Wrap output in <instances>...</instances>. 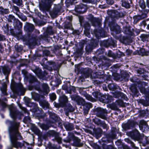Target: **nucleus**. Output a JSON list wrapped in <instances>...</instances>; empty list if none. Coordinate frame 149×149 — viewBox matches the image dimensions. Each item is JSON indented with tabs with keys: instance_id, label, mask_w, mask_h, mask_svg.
<instances>
[{
	"instance_id": "28",
	"label": "nucleus",
	"mask_w": 149,
	"mask_h": 149,
	"mask_svg": "<svg viewBox=\"0 0 149 149\" xmlns=\"http://www.w3.org/2000/svg\"><path fill=\"white\" fill-rule=\"evenodd\" d=\"M65 107L64 111L67 116H69V113L72 112L75 110L74 108L70 103H68Z\"/></svg>"
},
{
	"instance_id": "13",
	"label": "nucleus",
	"mask_w": 149,
	"mask_h": 149,
	"mask_svg": "<svg viewBox=\"0 0 149 149\" xmlns=\"http://www.w3.org/2000/svg\"><path fill=\"white\" fill-rule=\"evenodd\" d=\"M31 69L40 78H42L47 75V73L45 71L42 72V70L39 67L34 65H32Z\"/></svg>"
},
{
	"instance_id": "52",
	"label": "nucleus",
	"mask_w": 149,
	"mask_h": 149,
	"mask_svg": "<svg viewBox=\"0 0 149 149\" xmlns=\"http://www.w3.org/2000/svg\"><path fill=\"white\" fill-rule=\"evenodd\" d=\"M13 77L17 80L20 81L21 79V77H20L19 72L18 71H15L13 75Z\"/></svg>"
},
{
	"instance_id": "6",
	"label": "nucleus",
	"mask_w": 149,
	"mask_h": 149,
	"mask_svg": "<svg viewBox=\"0 0 149 149\" xmlns=\"http://www.w3.org/2000/svg\"><path fill=\"white\" fill-rule=\"evenodd\" d=\"M119 129L116 127H112L110 133L106 135L105 137L102 139L103 142L108 143H112L113 140L117 138L116 134L119 133Z\"/></svg>"
},
{
	"instance_id": "42",
	"label": "nucleus",
	"mask_w": 149,
	"mask_h": 149,
	"mask_svg": "<svg viewBox=\"0 0 149 149\" xmlns=\"http://www.w3.org/2000/svg\"><path fill=\"white\" fill-rule=\"evenodd\" d=\"M24 102L25 104L28 107H32L33 106L35 105V103H31V100L28 97H25L24 98Z\"/></svg>"
},
{
	"instance_id": "54",
	"label": "nucleus",
	"mask_w": 149,
	"mask_h": 149,
	"mask_svg": "<svg viewBox=\"0 0 149 149\" xmlns=\"http://www.w3.org/2000/svg\"><path fill=\"white\" fill-rule=\"evenodd\" d=\"M102 132V130L100 128H97L94 130V133L96 136H100Z\"/></svg>"
},
{
	"instance_id": "59",
	"label": "nucleus",
	"mask_w": 149,
	"mask_h": 149,
	"mask_svg": "<svg viewBox=\"0 0 149 149\" xmlns=\"http://www.w3.org/2000/svg\"><path fill=\"white\" fill-rule=\"evenodd\" d=\"M18 17L22 20L25 21H26L27 19L26 17L25 16L24 14L20 12L17 15Z\"/></svg>"
},
{
	"instance_id": "10",
	"label": "nucleus",
	"mask_w": 149,
	"mask_h": 149,
	"mask_svg": "<svg viewBox=\"0 0 149 149\" xmlns=\"http://www.w3.org/2000/svg\"><path fill=\"white\" fill-rule=\"evenodd\" d=\"M88 9L87 5L80 3L75 6L74 9L76 14L78 15L86 12Z\"/></svg>"
},
{
	"instance_id": "55",
	"label": "nucleus",
	"mask_w": 149,
	"mask_h": 149,
	"mask_svg": "<svg viewBox=\"0 0 149 149\" xmlns=\"http://www.w3.org/2000/svg\"><path fill=\"white\" fill-rule=\"evenodd\" d=\"M53 140L56 141L58 144H61L62 143V139L59 136V133L55 137L54 139Z\"/></svg>"
},
{
	"instance_id": "34",
	"label": "nucleus",
	"mask_w": 149,
	"mask_h": 149,
	"mask_svg": "<svg viewBox=\"0 0 149 149\" xmlns=\"http://www.w3.org/2000/svg\"><path fill=\"white\" fill-rule=\"evenodd\" d=\"M104 73V72L103 70H100L98 72H96L91 75V76L94 77V78H99L103 79L104 77L103 76Z\"/></svg>"
},
{
	"instance_id": "35",
	"label": "nucleus",
	"mask_w": 149,
	"mask_h": 149,
	"mask_svg": "<svg viewBox=\"0 0 149 149\" xmlns=\"http://www.w3.org/2000/svg\"><path fill=\"white\" fill-rule=\"evenodd\" d=\"M115 97L117 98H120L121 99L125 100L127 101L128 99L126 95L124 93L120 92L116 93L114 95Z\"/></svg>"
},
{
	"instance_id": "23",
	"label": "nucleus",
	"mask_w": 149,
	"mask_h": 149,
	"mask_svg": "<svg viewBox=\"0 0 149 149\" xmlns=\"http://www.w3.org/2000/svg\"><path fill=\"white\" fill-rule=\"evenodd\" d=\"M61 7L59 6H56L53 8L52 10L50 12L49 14L52 18L56 17L58 13H60Z\"/></svg>"
},
{
	"instance_id": "25",
	"label": "nucleus",
	"mask_w": 149,
	"mask_h": 149,
	"mask_svg": "<svg viewBox=\"0 0 149 149\" xmlns=\"http://www.w3.org/2000/svg\"><path fill=\"white\" fill-rule=\"evenodd\" d=\"M95 37H106V31L103 29H96L94 30Z\"/></svg>"
},
{
	"instance_id": "29",
	"label": "nucleus",
	"mask_w": 149,
	"mask_h": 149,
	"mask_svg": "<svg viewBox=\"0 0 149 149\" xmlns=\"http://www.w3.org/2000/svg\"><path fill=\"white\" fill-rule=\"evenodd\" d=\"M2 71L4 75L6 76V78L10 74L11 69L8 65L2 66Z\"/></svg>"
},
{
	"instance_id": "51",
	"label": "nucleus",
	"mask_w": 149,
	"mask_h": 149,
	"mask_svg": "<svg viewBox=\"0 0 149 149\" xmlns=\"http://www.w3.org/2000/svg\"><path fill=\"white\" fill-rule=\"evenodd\" d=\"M38 124L41 128L44 130H48L49 128V126L47 124H41L40 123H38Z\"/></svg>"
},
{
	"instance_id": "45",
	"label": "nucleus",
	"mask_w": 149,
	"mask_h": 149,
	"mask_svg": "<svg viewBox=\"0 0 149 149\" xmlns=\"http://www.w3.org/2000/svg\"><path fill=\"white\" fill-rule=\"evenodd\" d=\"M9 13V10L7 8H4L2 6H0V15H3Z\"/></svg>"
},
{
	"instance_id": "46",
	"label": "nucleus",
	"mask_w": 149,
	"mask_h": 149,
	"mask_svg": "<svg viewBox=\"0 0 149 149\" xmlns=\"http://www.w3.org/2000/svg\"><path fill=\"white\" fill-rule=\"evenodd\" d=\"M108 88L111 91H114L118 89L119 87L116 84H111L108 85Z\"/></svg>"
},
{
	"instance_id": "43",
	"label": "nucleus",
	"mask_w": 149,
	"mask_h": 149,
	"mask_svg": "<svg viewBox=\"0 0 149 149\" xmlns=\"http://www.w3.org/2000/svg\"><path fill=\"white\" fill-rule=\"evenodd\" d=\"M138 53L142 56H149V51H146L144 48L141 49L138 52Z\"/></svg>"
},
{
	"instance_id": "57",
	"label": "nucleus",
	"mask_w": 149,
	"mask_h": 149,
	"mask_svg": "<svg viewBox=\"0 0 149 149\" xmlns=\"http://www.w3.org/2000/svg\"><path fill=\"white\" fill-rule=\"evenodd\" d=\"M93 121L95 124L99 126H100L103 121L100 119L96 118L93 119Z\"/></svg>"
},
{
	"instance_id": "3",
	"label": "nucleus",
	"mask_w": 149,
	"mask_h": 149,
	"mask_svg": "<svg viewBox=\"0 0 149 149\" xmlns=\"http://www.w3.org/2000/svg\"><path fill=\"white\" fill-rule=\"evenodd\" d=\"M14 29H9L8 24L3 27V29L5 33L7 35H11L14 37H25L23 36L22 28V24L18 19H17L13 23Z\"/></svg>"
},
{
	"instance_id": "9",
	"label": "nucleus",
	"mask_w": 149,
	"mask_h": 149,
	"mask_svg": "<svg viewBox=\"0 0 149 149\" xmlns=\"http://www.w3.org/2000/svg\"><path fill=\"white\" fill-rule=\"evenodd\" d=\"M11 86L14 93L17 94H22L25 92V89L21 84L16 83L12 81Z\"/></svg>"
},
{
	"instance_id": "31",
	"label": "nucleus",
	"mask_w": 149,
	"mask_h": 149,
	"mask_svg": "<svg viewBox=\"0 0 149 149\" xmlns=\"http://www.w3.org/2000/svg\"><path fill=\"white\" fill-rule=\"evenodd\" d=\"M121 6L126 9H129L131 6L130 3L132 2L130 0H121Z\"/></svg>"
},
{
	"instance_id": "61",
	"label": "nucleus",
	"mask_w": 149,
	"mask_h": 149,
	"mask_svg": "<svg viewBox=\"0 0 149 149\" xmlns=\"http://www.w3.org/2000/svg\"><path fill=\"white\" fill-rule=\"evenodd\" d=\"M49 64L50 65L52 70H56L57 69V67L56 63L54 62L51 61L49 62Z\"/></svg>"
},
{
	"instance_id": "2",
	"label": "nucleus",
	"mask_w": 149,
	"mask_h": 149,
	"mask_svg": "<svg viewBox=\"0 0 149 149\" xmlns=\"http://www.w3.org/2000/svg\"><path fill=\"white\" fill-rule=\"evenodd\" d=\"M109 26L111 31V34L113 37H134L138 35L140 32V30L139 29H132L131 30L130 26H125L123 27V30L126 36L120 34L119 37H118L116 35L120 33L122 31L120 26L113 21L109 23Z\"/></svg>"
},
{
	"instance_id": "64",
	"label": "nucleus",
	"mask_w": 149,
	"mask_h": 149,
	"mask_svg": "<svg viewBox=\"0 0 149 149\" xmlns=\"http://www.w3.org/2000/svg\"><path fill=\"white\" fill-rule=\"evenodd\" d=\"M47 147L49 149H58L56 145L50 143L47 144Z\"/></svg>"
},
{
	"instance_id": "1",
	"label": "nucleus",
	"mask_w": 149,
	"mask_h": 149,
	"mask_svg": "<svg viewBox=\"0 0 149 149\" xmlns=\"http://www.w3.org/2000/svg\"><path fill=\"white\" fill-rule=\"evenodd\" d=\"M8 107L10 116L13 120H7L6 121V123L8 126V132L10 141L13 147L16 148H21L24 146V144L17 141L22 139L19 131L20 123L16 120L17 117H20L22 114L17 110L16 107L12 105L9 106Z\"/></svg>"
},
{
	"instance_id": "7",
	"label": "nucleus",
	"mask_w": 149,
	"mask_h": 149,
	"mask_svg": "<svg viewBox=\"0 0 149 149\" xmlns=\"http://www.w3.org/2000/svg\"><path fill=\"white\" fill-rule=\"evenodd\" d=\"M52 2L51 0H41L39 6L40 10L44 13L50 11Z\"/></svg>"
},
{
	"instance_id": "26",
	"label": "nucleus",
	"mask_w": 149,
	"mask_h": 149,
	"mask_svg": "<svg viewBox=\"0 0 149 149\" xmlns=\"http://www.w3.org/2000/svg\"><path fill=\"white\" fill-rule=\"evenodd\" d=\"M59 101L62 106L65 107L68 102V97L65 94L60 95L59 97Z\"/></svg>"
},
{
	"instance_id": "19",
	"label": "nucleus",
	"mask_w": 149,
	"mask_h": 149,
	"mask_svg": "<svg viewBox=\"0 0 149 149\" xmlns=\"http://www.w3.org/2000/svg\"><path fill=\"white\" fill-rule=\"evenodd\" d=\"M70 97L72 100L75 101L77 104L83 105L85 103V101L82 97L76 95H72Z\"/></svg>"
},
{
	"instance_id": "53",
	"label": "nucleus",
	"mask_w": 149,
	"mask_h": 149,
	"mask_svg": "<svg viewBox=\"0 0 149 149\" xmlns=\"http://www.w3.org/2000/svg\"><path fill=\"white\" fill-rule=\"evenodd\" d=\"M69 135L68 136L66 139H64L63 141L64 142L67 143H70L72 140V138L73 134H71L70 133H68Z\"/></svg>"
},
{
	"instance_id": "56",
	"label": "nucleus",
	"mask_w": 149,
	"mask_h": 149,
	"mask_svg": "<svg viewBox=\"0 0 149 149\" xmlns=\"http://www.w3.org/2000/svg\"><path fill=\"white\" fill-rule=\"evenodd\" d=\"M103 149H117L113 145H107L104 144L102 146Z\"/></svg>"
},
{
	"instance_id": "21",
	"label": "nucleus",
	"mask_w": 149,
	"mask_h": 149,
	"mask_svg": "<svg viewBox=\"0 0 149 149\" xmlns=\"http://www.w3.org/2000/svg\"><path fill=\"white\" fill-rule=\"evenodd\" d=\"M97 40H94L93 39H92L91 40H88L87 41V39L86 38L85 40H83L82 41L81 43L82 44L84 45L85 44H88L91 47L96 46L98 44V40L99 39H97Z\"/></svg>"
},
{
	"instance_id": "32",
	"label": "nucleus",
	"mask_w": 149,
	"mask_h": 149,
	"mask_svg": "<svg viewBox=\"0 0 149 149\" xmlns=\"http://www.w3.org/2000/svg\"><path fill=\"white\" fill-rule=\"evenodd\" d=\"M64 126L67 131H72L74 129V124L68 122H65L64 123Z\"/></svg>"
},
{
	"instance_id": "62",
	"label": "nucleus",
	"mask_w": 149,
	"mask_h": 149,
	"mask_svg": "<svg viewBox=\"0 0 149 149\" xmlns=\"http://www.w3.org/2000/svg\"><path fill=\"white\" fill-rule=\"evenodd\" d=\"M12 9L14 13H15L16 15L20 12L19 8L16 6L13 5L12 6Z\"/></svg>"
},
{
	"instance_id": "8",
	"label": "nucleus",
	"mask_w": 149,
	"mask_h": 149,
	"mask_svg": "<svg viewBox=\"0 0 149 149\" xmlns=\"http://www.w3.org/2000/svg\"><path fill=\"white\" fill-rule=\"evenodd\" d=\"M95 114L98 117L104 120H107L108 111L105 109L98 107L95 108L93 110Z\"/></svg>"
},
{
	"instance_id": "33",
	"label": "nucleus",
	"mask_w": 149,
	"mask_h": 149,
	"mask_svg": "<svg viewBox=\"0 0 149 149\" xmlns=\"http://www.w3.org/2000/svg\"><path fill=\"white\" fill-rule=\"evenodd\" d=\"M39 103L40 105L43 109H46L49 108V104L45 100H39Z\"/></svg>"
},
{
	"instance_id": "47",
	"label": "nucleus",
	"mask_w": 149,
	"mask_h": 149,
	"mask_svg": "<svg viewBox=\"0 0 149 149\" xmlns=\"http://www.w3.org/2000/svg\"><path fill=\"white\" fill-rule=\"evenodd\" d=\"M139 3L140 7L142 9L141 11L146 9H145L146 6V3H145L144 0H140Z\"/></svg>"
},
{
	"instance_id": "49",
	"label": "nucleus",
	"mask_w": 149,
	"mask_h": 149,
	"mask_svg": "<svg viewBox=\"0 0 149 149\" xmlns=\"http://www.w3.org/2000/svg\"><path fill=\"white\" fill-rule=\"evenodd\" d=\"M93 96L95 97L96 99H98L100 101V98L102 96V94L100 92L96 91L92 93Z\"/></svg>"
},
{
	"instance_id": "44",
	"label": "nucleus",
	"mask_w": 149,
	"mask_h": 149,
	"mask_svg": "<svg viewBox=\"0 0 149 149\" xmlns=\"http://www.w3.org/2000/svg\"><path fill=\"white\" fill-rule=\"evenodd\" d=\"M92 72V70L88 68H86L83 70L84 73L87 77H89L91 75Z\"/></svg>"
},
{
	"instance_id": "17",
	"label": "nucleus",
	"mask_w": 149,
	"mask_h": 149,
	"mask_svg": "<svg viewBox=\"0 0 149 149\" xmlns=\"http://www.w3.org/2000/svg\"><path fill=\"white\" fill-rule=\"evenodd\" d=\"M101 45L106 47H108L110 46H112L113 47L116 46V41L113 40L112 38H109L107 40H104L101 41Z\"/></svg>"
},
{
	"instance_id": "37",
	"label": "nucleus",
	"mask_w": 149,
	"mask_h": 149,
	"mask_svg": "<svg viewBox=\"0 0 149 149\" xmlns=\"http://www.w3.org/2000/svg\"><path fill=\"white\" fill-rule=\"evenodd\" d=\"M130 89L132 93L133 96H138V91L137 89L136 86L134 84L131 85Z\"/></svg>"
},
{
	"instance_id": "24",
	"label": "nucleus",
	"mask_w": 149,
	"mask_h": 149,
	"mask_svg": "<svg viewBox=\"0 0 149 149\" xmlns=\"http://www.w3.org/2000/svg\"><path fill=\"white\" fill-rule=\"evenodd\" d=\"M112 98V97L109 95H102L100 98V101L103 103H108L111 102Z\"/></svg>"
},
{
	"instance_id": "50",
	"label": "nucleus",
	"mask_w": 149,
	"mask_h": 149,
	"mask_svg": "<svg viewBox=\"0 0 149 149\" xmlns=\"http://www.w3.org/2000/svg\"><path fill=\"white\" fill-rule=\"evenodd\" d=\"M7 19L8 21V22H13V23H14L15 22V21H16L17 19L15 18L14 16L11 15H8Z\"/></svg>"
},
{
	"instance_id": "38",
	"label": "nucleus",
	"mask_w": 149,
	"mask_h": 149,
	"mask_svg": "<svg viewBox=\"0 0 149 149\" xmlns=\"http://www.w3.org/2000/svg\"><path fill=\"white\" fill-rule=\"evenodd\" d=\"M49 114L50 119L53 120V122H56L58 120V117L54 113L49 112Z\"/></svg>"
},
{
	"instance_id": "39",
	"label": "nucleus",
	"mask_w": 149,
	"mask_h": 149,
	"mask_svg": "<svg viewBox=\"0 0 149 149\" xmlns=\"http://www.w3.org/2000/svg\"><path fill=\"white\" fill-rule=\"evenodd\" d=\"M73 145L75 146L80 147L83 146V144L81 142L80 139L76 137L74 140Z\"/></svg>"
},
{
	"instance_id": "36",
	"label": "nucleus",
	"mask_w": 149,
	"mask_h": 149,
	"mask_svg": "<svg viewBox=\"0 0 149 149\" xmlns=\"http://www.w3.org/2000/svg\"><path fill=\"white\" fill-rule=\"evenodd\" d=\"M122 43L125 45H129L132 42V38H117Z\"/></svg>"
},
{
	"instance_id": "22",
	"label": "nucleus",
	"mask_w": 149,
	"mask_h": 149,
	"mask_svg": "<svg viewBox=\"0 0 149 149\" xmlns=\"http://www.w3.org/2000/svg\"><path fill=\"white\" fill-rule=\"evenodd\" d=\"M62 89L65 91V93H66L72 94V92L73 93L76 92L75 88L73 86H68L67 84H65L62 86Z\"/></svg>"
},
{
	"instance_id": "30",
	"label": "nucleus",
	"mask_w": 149,
	"mask_h": 149,
	"mask_svg": "<svg viewBox=\"0 0 149 149\" xmlns=\"http://www.w3.org/2000/svg\"><path fill=\"white\" fill-rule=\"evenodd\" d=\"M139 126L140 129L143 131L147 130L148 129L146 122L143 120L140 121Z\"/></svg>"
},
{
	"instance_id": "4",
	"label": "nucleus",
	"mask_w": 149,
	"mask_h": 149,
	"mask_svg": "<svg viewBox=\"0 0 149 149\" xmlns=\"http://www.w3.org/2000/svg\"><path fill=\"white\" fill-rule=\"evenodd\" d=\"M24 30L27 33V36H23L25 37H38L40 32L38 30L33 31L34 26L33 24L27 23L24 26Z\"/></svg>"
},
{
	"instance_id": "20",
	"label": "nucleus",
	"mask_w": 149,
	"mask_h": 149,
	"mask_svg": "<svg viewBox=\"0 0 149 149\" xmlns=\"http://www.w3.org/2000/svg\"><path fill=\"white\" fill-rule=\"evenodd\" d=\"M110 17L114 19H119L122 17L121 13L116 10H111L108 12Z\"/></svg>"
},
{
	"instance_id": "12",
	"label": "nucleus",
	"mask_w": 149,
	"mask_h": 149,
	"mask_svg": "<svg viewBox=\"0 0 149 149\" xmlns=\"http://www.w3.org/2000/svg\"><path fill=\"white\" fill-rule=\"evenodd\" d=\"M149 12V9H146L141 11L140 15H136L134 16V23L136 24L140 20L147 17V14Z\"/></svg>"
},
{
	"instance_id": "18",
	"label": "nucleus",
	"mask_w": 149,
	"mask_h": 149,
	"mask_svg": "<svg viewBox=\"0 0 149 149\" xmlns=\"http://www.w3.org/2000/svg\"><path fill=\"white\" fill-rule=\"evenodd\" d=\"M127 134L132 139L136 140H139L140 138V134L137 130L135 129L132 131L128 132Z\"/></svg>"
},
{
	"instance_id": "5",
	"label": "nucleus",
	"mask_w": 149,
	"mask_h": 149,
	"mask_svg": "<svg viewBox=\"0 0 149 149\" xmlns=\"http://www.w3.org/2000/svg\"><path fill=\"white\" fill-rule=\"evenodd\" d=\"M27 80L30 84H34L33 85L30 86L29 89L30 90L35 89L38 91L40 90V82L35 76L29 74L26 76Z\"/></svg>"
},
{
	"instance_id": "14",
	"label": "nucleus",
	"mask_w": 149,
	"mask_h": 149,
	"mask_svg": "<svg viewBox=\"0 0 149 149\" xmlns=\"http://www.w3.org/2000/svg\"><path fill=\"white\" fill-rule=\"evenodd\" d=\"M136 125H138L136 122L133 120L130 119L126 123H123L122 126L124 130H127L134 128Z\"/></svg>"
},
{
	"instance_id": "16",
	"label": "nucleus",
	"mask_w": 149,
	"mask_h": 149,
	"mask_svg": "<svg viewBox=\"0 0 149 149\" xmlns=\"http://www.w3.org/2000/svg\"><path fill=\"white\" fill-rule=\"evenodd\" d=\"M26 45L30 46H34L37 44L36 38H20Z\"/></svg>"
},
{
	"instance_id": "48",
	"label": "nucleus",
	"mask_w": 149,
	"mask_h": 149,
	"mask_svg": "<svg viewBox=\"0 0 149 149\" xmlns=\"http://www.w3.org/2000/svg\"><path fill=\"white\" fill-rule=\"evenodd\" d=\"M31 93L32 98L35 100L39 102V100H40L39 95L34 92H32Z\"/></svg>"
},
{
	"instance_id": "40",
	"label": "nucleus",
	"mask_w": 149,
	"mask_h": 149,
	"mask_svg": "<svg viewBox=\"0 0 149 149\" xmlns=\"http://www.w3.org/2000/svg\"><path fill=\"white\" fill-rule=\"evenodd\" d=\"M7 85L5 83L2 84V86L0 87V90L3 95H8L7 92Z\"/></svg>"
},
{
	"instance_id": "60",
	"label": "nucleus",
	"mask_w": 149,
	"mask_h": 149,
	"mask_svg": "<svg viewBox=\"0 0 149 149\" xmlns=\"http://www.w3.org/2000/svg\"><path fill=\"white\" fill-rule=\"evenodd\" d=\"M91 27V26L88 22L86 21L84 22L83 25V27L84 28V30L90 29Z\"/></svg>"
},
{
	"instance_id": "63",
	"label": "nucleus",
	"mask_w": 149,
	"mask_h": 149,
	"mask_svg": "<svg viewBox=\"0 0 149 149\" xmlns=\"http://www.w3.org/2000/svg\"><path fill=\"white\" fill-rule=\"evenodd\" d=\"M100 126L102 127L103 129H105L107 131L109 129V127L107 124H106L105 122L104 121H103L102 123L100 125Z\"/></svg>"
},
{
	"instance_id": "11",
	"label": "nucleus",
	"mask_w": 149,
	"mask_h": 149,
	"mask_svg": "<svg viewBox=\"0 0 149 149\" xmlns=\"http://www.w3.org/2000/svg\"><path fill=\"white\" fill-rule=\"evenodd\" d=\"M87 19L91 22L93 26H97L99 27L102 26V20L98 18L94 17L92 14L88 15Z\"/></svg>"
},
{
	"instance_id": "27",
	"label": "nucleus",
	"mask_w": 149,
	"mask_h": 149,
	"mask_svg": "<svg viewBox=\"0 0 149 149\" xmlns=\"http://www.w3.org/2000/svg\"><path fill=\"white\" fill-rule=\"evenodd\" d=\"M20 108L23 110L24 113H27L28 116H25L23 120V122L25 123H30L31 121V118L29 116V111L27 110V109L23 107H22L21 104L19 105Z\"/></svg>"
},
{
	"instance_id": "58",
	"label": "nucleus",
	"mask_w": 149,
	"mask_h": 149,
	"mask_svg": "<svg viewBox=\"0 0 149 149\" xmlns=\"http://www.w3.org/2000/svg\"><path fill=\"white\" fill-rule=\"evenodd\" d=\"M42 88L45 92H48L49 91V87L48 84L46 83H43L42 85Z\"/></svg>"
},
{
	"instance_id": "15",
	"label": "nucleus",
	"mask_w": 149,
	"mask_h": 149,
	"mask_svg": "<svg viewBox=\"0 0 149 149\" xmlns=\"http://www.w3.org/2000/svg\"><path fill=\"white\" fill-rule=\"evenodd\" d=\"M43 29L44 31L42 34L39 35L38 37H51L50 36L54 34L52 27L51 26L47 27V28L43 27Z\"/></svg>"
},
{
	"instance_id": "41",
	"label": "nucleus",
	"mask_w": 149,
	"mask_h": 149,
	"mask_svg": "<svg viewBox=\"0 0 149 149\" xmlns=\"http://www.w3.org/2000/svg\"><path fill=\"white\" fill-rule=\"evenodd\" d=\"M58 133L54 130H49L47 133V135L49 137H55L58 134Z\"/></svg>"
}]
</instances>
